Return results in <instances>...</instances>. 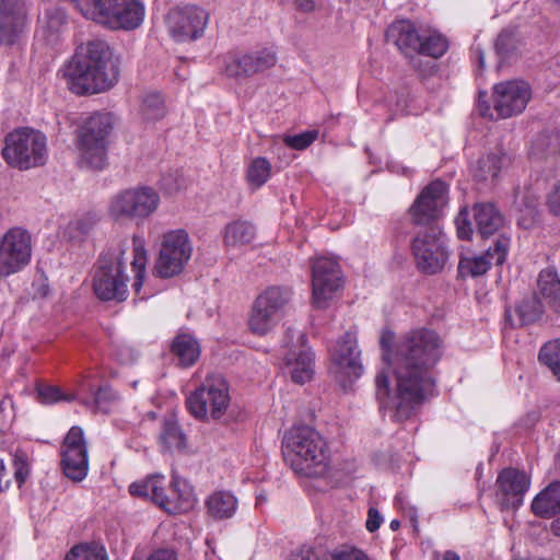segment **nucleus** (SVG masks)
Segmentation results:
<instances>
[{
    "instance_id": "nucleus-10",
    "label": "nucleus",
    "mask_w": 560,
    "mask_h": 560,
    "mask_svg": "<svg viewBox=\"0 0 560 560\" xmlns=\"http://www.w3.org/2000/svg\"><path fill=\"white\" fill-rule=\"evenodd\" d=\"M160 195L150 186L127 188L115 195L108 212L115 220H133L142 222L159 208Z\"/></svg>"
},
{
    "instance_id": "nucleus-15",
    "label": "nucleus",
    "mask_w": 560,
    "mask_h": 560,
    "mask_svg": "<svg viewBox=\"0 0 560 560\" xmlns=\"http://www.w3.org/2000/svg\"><path fill=\"white\" fill-rule=\"evenodd\" d=\"M447 203V186L433 180L425 186L409 209L411 223L417 229L439 226L438 220Z\"/></svg>"
},
{
    "instance_id": "nucleus-37",
    "label": "nucleus",
    "mask_w": 560,
    "mask_h": 560,
    "mask_svg": "<svg viewBox=\"0 0 560 560\" xmlns=\"http://www.w3.org/2000/svg\"><path fill=\"white\" fill-rule=\"evenodd\" d=\"M291 292L287 288L282 287H269L262 293H260L256 300L259 305L270 311L275 315L279 316V313L289 302Z\"/></svg>"
},
{
    "instance_id": "nucleus-64",
    "label": "nucleus",
    "mask_w": 560,
    "mask_h": 560,
    "mask_svg": "<svg viewBox=\"0 0 560 560\" xmlns=\"http://www.w3.org/2000/svg\"><path fill=\"white\" fill-rule=\"evenodd\" d=\"M389 526H390V528H392L393 530H397V529L399 528V526H400V523H399V521H397V520H393V521L390 522V525H389Z\"/></svg>"
},
{
    "instance_id": "nucleus-53",
    "label": "nucleus",
    "mask_w": 560,
    "mask_h": 560,
    "mask_svg": "<svg viewBox=\"0 0 560 560\" xmlns=\"http://www.w3.org/2000/svg\"><path fill=\"white\" fill-rule=\"evenodd\" d=\"M47 18V27L57 31L67 20V15L61 9H54L45 13Z\"/></svg>"
},
{
    "instance_id": "nucleus-50",
    "label": "nucleus",
    "mask_w": 560,
    "mask_h": 560,
    "mask_svg": "<svg viewBox=\"0 0 560 560\" xmlns=\"http://www.w3.org/2000/svg\"><path fill=\"white\" fill-rule=\"evenodd\" d=\"M114 399H115L114 392L109 387L105 386V387H100L96 390V393L94 394L92 404L95 409L105 411L107 408V404Z\"/></svg>"
},
{
    "instance_id": "nucleus-52",
    "label": "nucleus",
    "mask_w": 560,
    "mask_h": 560,
    "mask_svg": "<svg viewBox=\"0 0 560 560\" xmlns=\"http://www.w3.org/2000/svg\"><path fill=\"white\" fill-rule=\"evenodd\" d=\"M325 560H370L368 556L359 549H349L335 552Z\"/></svg>"
},
{
    "instance_id": "nucleus-11",
    "label": "nucleus",
    "mask_w": 560,
    "mask_h": 560,
    "mask_svg": "<svg viewBox=\"0 0 560 560\" xmlns=\"http://www.w3.org/2000/svg\"><path fill=\"white\" fill-rule=\"evenodd\" d=\"M120 255L113 257L106 254L98 260V267L93 279V290L102 301L122 302L127 299V276L124 273L122 254L125 248H119Z\"/></svg>"
},
{
    "instance_id": "nucleus-18",
    "label": "nucleus",
    "mask_w": 560,
    "mask_h": 560,
    "mask_svg": "<svg viewBox=\"0 0 560 560\" xmlns=\"http://www.w3.org/2000/svg\"><path fill=\"white\" fill-rule=\"evenodd\" d=\"M60 465L65 476L72 481H82L89 470L88 445L81 427H72L61 444Z\"/></svg>"
},
{
    "instance_id": "nucleus-13",
    "label": "nucleus",
    "mask_w": 560,
    "mask_h": 560,
    "mask_svg": "<svg viewBox=\"0 0 560 560\" xmlns=\"http://www.w3.org/2000/svg\"><path fill=\"white\" fill-rule=\"evenodd\" d=\"M192 247L185 230L165 233L162 238L154 272L161 278H171L180 273L191 257Z\"/></svg>"
},
{
    "instance_id": "nucleus-8",
    "label": "nucleus",
    "mask_w": 560,
    "mask_h": 560,
    "mask_svg": "<svg viewBox=\"0 0 560 560\" xmlns=\"http://www.w3.org/2000/svg\"><path fill=\"white\" fill-rule=\"evenodd\" d=\"M485 96V93L479 94V115L490 119H505L523 113L532 97V90L524 81L511 80L493 86L492 106L483 100Z\"/></svg>"
},
{
    "instance_id": "nucleus-26",
    "label": "nucleus",
    "mask_w": 560,
    "mask_h": 560,
    "mask_svg": "<svg viewBox=\"0 0 560 560\" xmlns=\"http://www.w3.org/2000/svg\"><path fill=\"white\" fill-rule=\"evenodd\" d=\"M544 313L540 300L533 295L524 299L513 310H505V319L512 327H523L535 323Z\"/></svg>"
},
{
    "instance_id": "nucleus-46",
    "label": "nucleus",
    "mask_w": 560,
    "mask_h": 560,
    "mask_svg": "<svg viewBox=\"0 0 560 560\" xmlns=\"http://www.w3.org/2000/svg\"><path fill=\"white\" fill-rule=\"evenodd\" d=\"M38 396L42 402L54 404L61 400L72 401L73 395H63L59 387L56 386H42L38 388Z\"/></svg>"
},
{
    "instance_id": "nucleus-34",
    "label": "nucleus",
    "mask_w": 560,
    "mask_h": 560,
    "mask_svg": "<svg viewBox=\"0 0 560 560\" xmlns=\"http://www.w3.org/2000/svg\"><path fill=\"white\" fill-rule=\"evenodd\" d=\"M100 220L101 215L96 211L84 212L68 223L65 236L70 241L80 242L94 230Z\"/></svg>"
},
{
    "instance_id": "nucleus-45",
    "label": "nucleus",
    "mask_w": 560,
    "mask_h": 560,
    "mask_svg": "<svg viewBox=\"0 0 560 560\" xmlns=\"http://www.w3.org/2000/svg\"><path fill=\"white\" fill-rule=\"evenodd\" d=\"M317 135L318 132L315 130L305 131L300 135L285 136L283 141L288 147L292 149L304 150L316 140Z\"/></svg>"
},
{
    "instance_id": "nucleus-14",
    "label": "nucleus",
    "mask_w": 560,
    "mask_h": 560,
    "mask_svg": "<svg viewBox=\"0 0 560 560\" xmlns=\"http://www.w3.org/2000/svg\"><path fill=\"white\" fill-rule=\"evenodd\" d=\"M330 371L343 389L362 375L363 366L353 334L348 331L336 341L330 348Z\"/></svg>"
},
{
    "instance_id": "nucleus-12",
    "label": "nucleus",
    "mask_w": 560,
    "mask_h": 560,
    "mask_svg": "<svg viewBox=\"0 0 560 560\" xmlns=\"http://www.w3.org/2000/svg\"><path fill=\"white\" fill-rule=\"evenodd\" d=\"M411 250L418 269L428 275L440 272L448 259L440 226L418 229L411 242Z\"/></svg>"
},
{
    "instance_id": "nucleus-31",
    "label": "nucleus",
    "mask_w": 560,
    "mask_h": 560,
    "mask_svg": "<svg viewBox=\"0 0 560 560\" xmlns=\"http://www.w3.org/2000/svg\"><path fill=\"white\" fill-rule=\"evenodd\" d=\"M506 160V154L501 151L481 156L472 168L475 179L486 183L494 182Z\"/></svg>"
},
{
    "instance_id": "nucleus-29",
    "label": "nucleus",
    "mask_w": 560,
    "mask_h": 560,
    "mask_svg": "<svg viewBox=\"0 0 560 560\" xmlns=\"http://www.w3.org/2000/svg\"><path fill=\"white\" fill-rule=\"evenodd\" d=\"M171 352L177 358L178 365L189 368L198 361L201 349L196 338L189 334L180 332L173 339Z\"/></svg>"
},
{
    "instance_id": "nucleus-56",
    "label": "nucleus",
    "mask_w": 560,
    "mask_h": 560,
    "mask_svg": "<svg viewBox=\"0 0 560 560\" xmlns=\"http://www.w3.org/2000/svg\"><path fill=\"white\" fill-rule=\"evenodd\" d=\"M148 560H178L177 555L170 549H159L154 551Z\"/></svg>"
},
{
    "instance_id": "nucleus-35",
    "label": "nucleus",
    "mask_w": 560,
    "mask_h": 560,
    "mask_svg": "<svg viewBox=\"0 0 560 560\" xmlns=\"http://www.w3.org/2000/svg\"><path fill=\"white\" fill-rule=\"evenodd\" d=\"M160 441L163 447L168 452H182L185 450L186 435L173 417L163 420Z\"/></svg>"
},
{
    "instance_id": "nucleus-7",
    "label": "nucleus",
    "mask_w": 560,
    "mask_h": 560,
    "mask_svg": "<svg viewBox=\"0 0 560 560\" xmlns=\"http://www.w3.org/2000/svg\"><path fill=\"white\" fill-rule=\"evenodd\" d=\"M113 130L109 113L92 114L79 128L77 147L80 163L88 168L102 170L107 162L108 136Z\"/></svg>"
},
{
    "instance_id": "nucleus-41",
    "label": "nucleus",
    "mask_w": 560,
    "mask_h": 560,
    "mask_svg": "<svg viewBox=\"0 0 560 560\" xmlns=\"http://www.w3.org/2000/svg\"><path fill=\"white\" fill-rule=\"evenodd\" d=\"M140 114L144 120L155 121L164 117L165 104L160 93L152 92L143 96Z\"/></svg>"
},
{
    "instance_id": "nucleus-6",
    "label": "nucleus",
    "mask_w": 560,
    "mask_h": 560,
    "mask_svg": "<svg viewBox=\"0 0 560 560\" xmlns=\"http://www.w3.org/2000/svg\"><path fill=\"white\" fill-rule=\"evenodd\" d=\"M47 156V138L39 130L21 127L4 138L2 158L14 168L25 171L42 166L46 163Z\"/></svg>"
},
{
    "instance_id": "nucleus-9",
    "label": "nucleus",
    "mask_w": 560,
    "mask_h": 560,
    "mask_svg": "<svg viewBox=\"0 0 560 560\" xmlns=\"http://www.w3.org/2000/svg\"><path fill=\"white\" fill-rule=\"evenodd\" d=\"M230 405L229 385L220 374L206 377L205 382L186 399L189 412L196 419L221 418Z\"/></svg>"
},
{
    "instance_id": "nucleus-19",
    "label": "nucleus",
    "mask_w": 560,
    "mask_h": 560,
    "mask_svg": "<svg viewBox=\"0 0 560 560\" xmlns=\"http://www.w3.org/2000/svg\"><path fill=\"white\" fill-rule=\"evenodd\" d=\"M341 285L340 266L335 259L319 257L313 261V303L317 308H326Z\"/></svg>"
},
{
    "instance_id": "nucleus-40",
    "label": "nucleus",
    "mask_w": 560,
    "mask_h": 560,
    "mask_svg": "<svg viewBox=\"0 0 560 560\" xmlns=\"http://www.w3.org/2000/svg\"><path fill=\"white\" fill-rule=\"evenodd\" d=\"M271 176V164L265 158L254 159L246 170V179L250 187H261Z\"/></svg>"
},
{
    "instance_id": "nucleus-63",
    "label": "nucleus",
    "mask_w": 560,
    "mask_h": 560,
    "mask_svg": "<svg viewBox=\"0 0 560 560\" xmlns=\"http://www.w3.org/2000/svg\"><path fill=\"white\" fill-rule=\"evenodd\" d=\"M551 532L560 537V517L551 523Z\"/></svg>"
},
{
    "instance_id": "nucleus-22",
    "label": "nucleus",
    "mask_w": 560,
    "mask_h": 560,
    "mask_svg": "<svg viewBox=\"0 0 560 560\" xmlns=\"http://www.w3.org/2000/svg\"><path fill=\"white\" fill-rule=\"evenodd\" d=\"M509 240L500 237L493 247H489L480 255L471 254L462 256L458 262V275L462 278H477L483 276L492 264L502 265L508 255Z\"/></svg>"
},
{
    "instance_id": "nucleus-25",
    "label": "nucleus",
    "mask_w": 560,
    "mask_h": 560,
    "mask_svg": "<svg viewBox=\"0 0 560 560\" xmlns=\"http://www.w3.org/2000/svg\"><path fill=\"white\" fill-rule=\"evenodd\" d=\"M387 43L394 44L405 56L413 57L420 47L421 36L410 21H396L385 33Z\"/></svg>"
},
{
    "instance_id": "nucleus-3",
    "label": "nucleus",
    "mask_w": 560,
    "mask_h": 560,
    "mask_svg": "<svg viewBox=\"0 0 560 560\" xmlns=\"http://www.w3.org/2000/svg\"><path fill=\"white\" fill-rule=\"evenodd\" d=\"M284 460L299 475L323 476L328 468L327 445L322 435L307 425L289 430L282 441Z\"/></svg>"
},
{
    "instance_id": "nucleus-39",
    "label": "nucleus",
    "mask_w": 560,
    "mask_h": 560,
    "mask_svg": "<svg viewBox=\"0 0 560 560\" xmlns=\"http://www.w3.org/2000/svg\"><path fill=\"white\" fill-rule=\"evenodd\" d=\"M133 245V260L131 262L132 268L136 272L135 282L132 284L135 291L138 293L142 287L144 272H145V264H147V250L144 247V240L139 235H133L132 237Z\"/></svg>"
},
{
    "instance_id": "nucleus-60",
    "label": "nucleus",
    "mask_w": 560,
    "mask_h": 560,
    "mask_svg": "<svg viewBox=\"0 0 560 560\" xmlns=\"http://www.w3.org/2000/svg\"><path fill=\"white\" fill-rule=\"evenodd\" d=\"M555 141H557V137H552V136H544V137H541V138H539V139L537 140V144H538V145H541V147H542V145L548 147V150H547V151H548V153H549V154H555V153L557 152V151H556V149H549V147H550V145L552 144V142H555Z\"/></svg>"
},
{
    "instance_id": "nucleus-1",
    "label": "nucleus",
    "mask_w": 560,
    "mask_h": 560,
    "mask_svg": "<svg viewBox=\"0 0 560 560\" xmlns=\"http://www.w3.org/2000/svg\"><path fill=\"white\" fill-rule=\"evenodd\" d=\"M442 339L428 328L406 332L397 342L394 353L396 385L389 389V378L376 375V397L382 407L392 411V419L402 422L417 413L434 396L433 369L442 357Z\"/></svg>"
},
{
    "instance_id": "nucleus-62",
    "label": "nucleus",
    "mask_w": 560,
    "mask_h": 560,
    "mask_svg": "<svg viewBox=\"0 0 560 560\" xmlns=\"http://www.w3.org/2000/svg\"><path fill=\"white\" fill-rule=\"evenodd\" d=\"M474 54L476 56V59L478 60V68L480 70H483L485 69V52H483V50L479 46H477L474 49Z\"/></svg>"
},
{
    "instance_id": "nucleus-49",
    "label": "nucleus",
    "mask_w": 560,
    "mask_h": 560,
    "mask_svg": "<svg viewBox=\"0 0 560 560\" xmlns=\"http://www.w3.org/2000/svg\"><path fill=\"white\" fill-rule=\"evenodd\" d=\"M468 218L469 213L467 209H462L455 219L457 235L462 240H469L472 234L471 223Z\"/></svg>"
},
{
    "instance_id": "nucleus-48",
    "label": "nucleus",
    "mask_w": 560,
    "mask_h": 560,
    "mask_svg": "<svg viewBox=\"0 0 560 560\" xmlns=\"http://www.w3.org/2000/svg\"><path fill=\"white\" fill-rule=\"evenodd\" d=\"M28 465L26 463L24 455L15 454L13 458V476L14 480L20 488L26 480L28 476Z\"/></svg>"
},
{
    "instance_id": "nucleus-27",
    "label": "nucleus",
    "mask_w": 560,
    "mask_h": 560,
    "mask_svg": "<svg viewBox=\"0 0 560 560\" xmlns=\"http://www.w3.org/2000/svg\"><path fill=\"white\" fill-rule=\"evenodd\" d=\"M474 218L477 231L482 237L493 235L504 224L502 213L491 202L475 205Z\"/></svg>"
},
{
    "instance_id": "nucleus-17",
    "label": "nucleus",
    "mask_w": 560,
    "mask_h": 560,
    "mask_svg": "<svg viewBox=\"0 0 560 560\" xmlns=\"http://www.w3.org/2000/svg\"><path fill=\"white\" fill-rule=\"evenodd\" d=\"M209 21V13L192 4L175 5L166 15L171 36L177 42H190L202 36Z\"/></svg>"
},
{
    "instance_id": "nucleus-42",
    "label": "nucleus",
    "mask_w": 560,
    "mask_h": 560,
    "mask_svg": "<svg viewBox=\"0 0 560 560\" xmlns=\"http://www.w3.org/2000/svg\"><path fill=\"white\" fill-rule=\"evenodd\" d=\"M447 50V40L440 34L421 36L420 47L416 55H424L432 58H440Z\"/></svg>"
},
{
    "instance_id": "nucleus-28",
    "label": "nucleus",
    "mask_w": 560,
    "mask_h": 560,
    "mask_svg": "<svg viewBox=\"0 0 560 560\" xmlns=\"http://www.w3.org/2000/svg\"><path fill=\"white\" fill-rule=\"evenodd\" d=\"M535 515L550 518L560 514V481H553L541 490L532 502Z\"/></svg>"
},
{
    "instance_id": "nucleus-2",
    "label": "nucleus",
    "mask_w": 560,
    "mask_h": 560,
    "mask_svg": "<svg viewBox=\"0 0 560 560\" xmlns=\"http://www.w3.org/2000/svg\"><path fill=\"white\" fill-rule=\"evenodd\" d=\"M119 75V57L100 38L80 44L63 69L69 89L77 95L106 92L116 85Z\"/></svg>"
},
{
    "instance_id": "nucleus-47",
    "label": "nucleus",
    "mask_w": 560,
    "mask_h": 560,
    "mask_svg": "<svg viewBox=\"0 0 560 560\" xmlns=\"http://www.w3.org/2000/svg\"><path fill=\"white\" fill-rule=\"evenodd\" d=\"M494 48L502 58H508L515 49V39L512 33L501 32L497 37Z\"/></svg>"
},
{
    "instance_id": "nucleus-57",
    "label": "nucleus",
    "mask_w": 560,
    "mask_h": 560,
    "mask_svg": "<svg viewBox=\"0 0 560 560\" xmlns=\"http://www.w3.org/2000/svg\"><path fill=\"white\" fill-rule=\"evenodd\" d=\"M11 485V472H9L4 466L3 460H0V492H3L10 488Z\"/></svg>"
},
{
    "instance_id": "nucleus-58",
    "label": "nucleus",
    "mask_w": 560,
    "mask_h": 560,
    "mask_svg": "<svg viewBox=\"0 0 560 560\" xmlns=\"http://www.w3.org/2000/svg\"><path fill=\"white\" fill-rule=\"evenodd\" d=\"M292 560H319V556L312 548H306L294 555Z\"/></svg>"
},
{
    "instance_id": "nucleus-36",
    "label": "nucleus",
    "mask_w": 560,
    "mask_h": 560,
    "mask_svg": "<svg viewBox=\"0 0 560 560\" xmlns=\"http://www.w3.org/2000/svg\"><path fill=\"white\" fill-rule=\"evenodd\" d=\"M262 306L264 305H259L258 301L255 300L248 318L250 331L258 336L268 334L273 328L279 317Z\"/></svg>"
},
{
    "instance_id": "nucleus-54",
    "label": "nucleus",
    "mask_w": 560,
    "mask_h": 560,
    "mask_svg": "<svg viewBox=\"0 0 560 560\" xmlns=\"http://www.w3.org/2000/svg\"><path fill=\"white\" fill-rule=\"evenodd\" d=\"M547 207L553 215L560 217V183L556 184L548 194Z\"/></svg>"
},
{
    "instance_id": "nucleus-4",
    "label": "nucleus",
    "mask_w": 560,
    "mask_h": 560,
    "mask_svg": "<svg viewBox=\"0 0 560 560\" xmlns=\"http://www.w3.org/2000/svg\"><path fill=\"white\" fill-rule=\"evenodd\" d=\"M88 20L110 30L138 28L145 14L142 0H71Z\"/></svg>"
},
{
    "instance_id": "nucleus-20",
    "label": "nucleus",
    "mask_w": 560,
    "mask_h": 560,
    "mask_svg": "<svg viewBox=\"0 0 560 560\" xmlns=\"http://www.w3.org/2000/svg\"><path fill=\"white\" fill-rule=\"evenodd\" d=\"M28 23L24 0H0V43L12 46L21 39Z\"/></svg>"
},
{
    "instance_id": "nucleus-55",
    "label": "nucleus",
    "mask_w": 560,
    "mask_h": 560,
    "mask_svg": "<svg viewBox=\"0 0 560 560\" xmlns=\"http://www.w3.org/2000/svg\"><path fill=\"white\" fill-rule=\"evenodd\" d=\"M383 517L378 513V511L374 508H371L368 512V520L365 523V527L369 532L373 533L380 528L382 524Z\"/></svg>"
},
{
    "instance_id": "nucleus-23",
    "label": "nucleus",
    "mask_w": 560,
    "mask_h": 560,
    "mask_svg": "<svg viewBox=\"0 0 560 560\" xmlns=\"http://www.w3.org/2000/svg\"><path fill=\"white\" fill-rule=\"evenodd\" d=\"M277 57L267 49L246 54L231 55L225 63V73L230 78H248L273 67Z\"/></svg>"
},
{
    "instance_id": "nucleus-43",
    "label": "nucleus",
    "mask_w": 560,
    "mask_h": 560,
    "mask_svg": "<svg viewBox=\"0 0 560 560\" xmlns=\"http://www.w3.org/2000/svg\"><path fill=\"white\" fill-rule=\"evenodd\" d=\"M539 361L547 365L560 381V339L545 343L538 354Z\"/></svg>"
},
{
    "instance_id": "nucleus-44",
    "label": "nucleus",
    "mask_w": 560,
    "mask_h": 560,
    "mask_svg": "<svg viewBox=\"0 0 560 560\" xmlns=\"http://www.w3.org/2000/svg\"><path fill=\"white\" fill-rule=\"evenodd\" d=\"M515 205L520 210H526L529 214H534L539 205L538 196L529 189H518L515 194Z\"/></svg>"
},
{
    "instance_id": "nucleus-16",
    "label": "nucleus",
    "mask_w": 560,
    "mask_h": 560,
    "mask_svg": "<svg viewBox=\"0 0 560 560\" xmlns=\"http://www.w3.org/2000/svg\"><path fill=\"white\" fill-rule=\"evenodd\" d=\"M32 237L21 228L9 230L0 240V278L19 272L31 261Z\"/></svg>"
},
{
    "instance_id": "nucleus-38",
    "label": "nucleus",
    "mask_w": 560,
    "mask_h": 560,
    "mask_svg": "<svg viewBox=\"0 0 560 560\" xmlns=\"http://www.w3.org/2000/svg\"><path fill=\"white\" fill-rule=\"evenodd\" d=\"M65 560H109L106 548L96 542H83L73 546Z\"/></svg>"
},
{
    "instance_id": "nucleus-59",
    "label": "nucleus",
    "mask_w": 560,
    "mask_h": 560,
    "mask_svg": "<svg viewBox=\"0 0 560 560\" xmlns=\"http://www.w3.org/2000/svg\"><path fill=\"white\" fill-rule=\"evenodd\" d=\"M299 10L303 12H312L315 9L314 0H294Z\"/></svg>"
},
{
    "instance_id": "nucleus-30",
    "label": "nucleus",
    "mask_w": 560,
    "mask_h": 560,
    "mask_svg": "<svg viewBox=\"0 0 560 560\" xmlns=\"http://www.w3.org/2000/svg\"><path fill=\"white\" fill-rule=\"evenodd\" d=\"M537 284L547 306L552 312L560 314V279L557 272L550 269L541 270Z\"/></svg>"
},
{
    "instance_id": "nucleus-24",
    "label": "nucleus",
    "mask_w": 560,
    "mask_h": 560,
    "mask_svg": "<svg viewBox=\"0 0 560 560\" xmlns=\"http://www.w3.org/2000/svg\"><path fill=\"white\" fill-rule=\"evenodd\" d=\"M301 345L299 349L290 351L285 355L291 378L296 384L308 382L314 374V353L305 345V336L300 334Z\"/></svg>"
},
{
    "instance_id": "nucleus-21",
    "label": "nucleus",
    "mask_w": 560,
    "mask_h": 560,
    "mask_svg": "<svg viewBox=\"0 0 560 560\" xmlns=\"http://www.w3.org/2000/svg\"><path fill=\"white\" fill-rule=\"evenodd\" d=\"M530 485L529 477L516 468L503 469L497 478V500L501 509H516L523 503Z\"/></svg>"
},
{
    "instance_id": "nucleus-33",
    "label": "nucleus",
    "mask_w": 560,
    "mask_h": 560,
    "mask_svg": "<svg viewBox=\"0 0 560 560\" xmlns=\"http://www.w3.org/2000/svg\"><path fill=\"white\" fill-rule=\"evenodd\" d=\"M256 235L255 226L243 220H236L225 225L223 241L225 246H242L249 244Z\"/></svg>"
},
{
    "instance_id": "nucleus-32",
    "label": "nucleus",
    "mask_w": 560,
    "mask_h": 560,
    "mask_svg": "<svg viewBox=\"0 0 560 560\" xmlns=\"http://www.w3.org/2000/svg\"><path fill=\"white\" fill-rule=\"evenodd\" d=\"M208 514L214 520L232 517L237 509L236 498L229 491H217L206 501Z\"/></svg>"
},
{
    "instance_id": "nucleus-61",
    "label": "nucleus",
    "mask_w": 560,
    "mask_h": 560,
    "mask_svg": "<svg viewBox=\"0 0 560 560\" xmlns=\"http://www.w3.org/2000/svg\"><path fill=\"white\" fill-rule=\"evenodd\" d=\"M434 560H460L459 556L454 551H445L444 553H436Z\"/></svg>"
},
{
    "instance_id": "nucleus-5",
    "label": "nucleus",
    "mask_w": 560,
    "mask_h": 560,
    "mask_svg": "<svg viewBox=\"0 0 560 560\" xmlns=\"http://www.w3.org/2000/svg\"><path fill=\"white\" fill-rule=\"evenodd\" d=\"M129 492L133 497H143L151 500L170 514L187 513L196 504L192 488L185 479L176 475L172 477L168 494H165L162 476H151L143 481L133 482L129 486Z\"/></svg>"
},
{
    "instance_id": "nucleus-51",
    "label": "nucleus",
    "mask_w": 560,
    "mask_h": 560,
    "mask_svg": "<svg viewBox=\"0 0 560 560\" xmlns=\"http://www.w3.org/2000/svg\"><path fill=\"white\" fill-rule=\"evenodd\" d=\"M162 182L164 188L170 192L178 191L185 186V179L177 172L164 175Z\"/></svg>"
}]
</instances>
